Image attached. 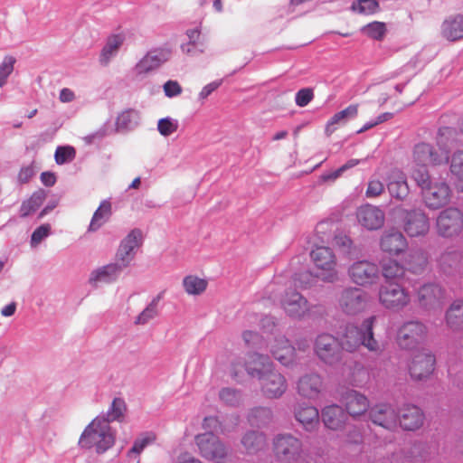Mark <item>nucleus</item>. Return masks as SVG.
I'll list each match as a JSON object with an SVG mask.
<instances>
[{
	"label": "nucleus",
	"mask_w": 463,
	"mask_h": 463,
	"mask_svg": "<svg viewBox=\"0 0 463 463\" xmlns=\"http://www.w3.org/2000/svg\"><path fill=\"white\" fill-rule=\"evenodd\" d=\"M457 135L452 128H440L437 136L439 150L425 142L416 144L412 151L411 173L418 169H427L428 165H440L448 163L449 150L458 143Z\"/></svg>",
	"instance_id": "nucleus-1"
},
{
	"label": "nucleus",
	"mask_w": 463,
	"mask_h": 463,
	"mask_svg": "<svg viewBox=\"0 0 463 463\" xmlns=\"http://www.w3.org/2000/svg\"><path fill=\"white\" fill-rule=\"evenodd\" d=\"M375 321L376 317L371 316L365 318L360 326L354 324L346 325L339 339L341 348L353 353L363 345L370 352L380 353L383 346L374 338L373 326Z\"/></svg>",
	"instance_id": "nucleus-2"
},
{
	"label": "nucleus",
	"mask_w": 463,
	"mask_h": 463,
	"mask_svg": "<svg viewBox=\"0 0 463 463\" xmlns=\"http://www.w3.org/2000/svg\"><path fill=\"white\" fill-rule=\"evenodd\" d=\"M116 441V430L103 417H96L80 436L78 446L83 449H95L103 454L112 448Z\"/></svg>",
	"instance_id": "nucleus-3"
},
{
	"label": "nucleus",
	"mask_w": 463,
	"mask_h": 463,
	"mask_svg": "<svg viewBox=\"0 0 463 463\" xmlns=\"http://www.w3.org/2000/svg\"><path fill=\"white\" fill-rule=\"evenodd\" d=\"M411 177L420 187L428 208L436 210L449 203L452 190L446 181L432 182L427 169L414 170Z\"/></svg>",
	"instance_id": "nucleus-4"
},
{
	"label": "nucleus",
	"mask_w": 463,
	"mask_h": 463,
	"mask_svg": "<svg viewBox=\"0 0 463 463\" xmlns=\"http://www.w3.org/2000/svg\"><path fill=\"white\" fill-rule=\"evenodd\" d=\"M259 359V364L262 367L260 369L250 364L248 373L260 381L261 392L265 397L269 399L281 397L288 388L285 377L273 369L272 364H268L263 358Z\"/></svg>",
	"instance_id": "nucleus-5"
},
{
	"label": "nucleus",
	"mask_w": 463,
	"mask_h": 463,
	"mask_svg": "<svg viewBox=\"0 0 463 463\" xmlns=\"http://www.w3.org/2000/svg\"><path fill=\"white\" fill-rule=\"evenodd\" d=\"M195 444L203 458L215 463H223L230 453L229 448L213 432L196 435Z\"/></svg>",
	"instance_id": "nucleus-6"
},
{
	"label": "nucleus",
	"mask_w": 463,
	"mask_h": 463,
	"mask_svg": "<svg viewBox=\"0 0 463 463\" xmlns=\"http://www.w3.org/2000/svg\"><path fill=\"white\" fill-rule=\"evenodd\" d=\"M171 57L172 49L168 46L151 49L136 63L131 73L135 79L142 80L147 74L158 70Z\"/></svg>",
	"instance_id": "nucleus-7"
},
{
	"label": "nucleus",
	"mask_w": 463,
	"mask_h": 463,
	"mask_svg": "<svg viewBox=\"0 0 463 463\" xmlns=\"http://www.w3.org/2000/svg\"><path fill=\"white\" fill-rule=\"evenodd\" d=\"M272 444L274 455L281 462L295 463L302 456L303 443L301 439L290 433L276 435Z\"/></svg>",
	"instance_id": "nucleus-8"
},
{
	"label": "nucleus",
	"mask_w": 463,
	"mask_h": 463,
	"mask_svg": "<svg viewBox=\"0 0 463 463\" xmlns=\"http://www.w3.org/2000/svg\"><path fill=\"white\" fill-rule=\"evenodd\" d=\"M310 257L318 279L324 282H334L337 279L336 259L330 248L316 247L310 252Z\"/></svg>",
	"instance_id": "nucleus-9"
},
{
	"label": "nucleus",
	"mask_w": 463,
	"mask_h": 463,
	"mask_svg": "<svg viewBox=\"0 0 463 463\" xmlns=\"http://www.w3.org/2000/svg\"><path fill=\"white\" fill-rule=\"evenodd\" d=\"M378 298L380 304L386 309L399 311L411 302L409 291L395 282H386L379 288Z\"/></svg>",
	"instance_id": "nucleus-10"
},
{
	"label": "nucleus",
	"mask_w": 463,
	"mask_h": 463,
	"mask_svg": "<svg viewBox=\"0 0 463 463\" xmlns=\"http://www.w3.org/2000/svg\"><path fill=\"white\" fill-rule=\"evenodd\" d=\"M373 298L371 295L362 288L350 287L345 288L339 298V306L344 313L351 316L366 310Z\"/></svg>",
	"instance_id": "nucleus-11"
},
{
	"label": "nucleus",
	"mask_w": 463,
	"mask_h": 463,
	"mask_svg": "<svg viewBox=\"0 0 463 463\" xmlns=\"http://www.w3.org/2000/svg\"><path fill=\"white\" fill-rule=\"evenodd\" d=\"M436 230L443 238H453L463 231V213L457 207L441 211L436 220Z\"/></svg>",
	"instance_id": "nucleus-12"
},
{
	"label": "nucleus",
	"mask_w": 463,
	"mask_h": 463,
	"mask_svg": "<svg viewBox=\"0 0 463 463\" xmlns=\"http://www.w3.org/2000/svg\"><path fill=\"white\" fill-rule=\"evenodd\" d=\"M315 353L325 364L333 365L341 360V345L334 335L320 334L317 336L314 345Z\"/></svg>",
	"instance_id": "nucleus-13"
},
{
	"label": "nucleus",
	"mask_w": 463,
	"mask_h": 463,
	"mask_svg": "<svg viewBox=\"0 0 463 463\" xmlns=\"http://www.w3.org/2000/svg\"><path fill=\"white\" fill-rule=\"evenodd\" d=\"M285 313L296 319H301L309 315L311 305L299 292L288 288L279 299Z\"/></svg>",
	"instance_id": "nucleus-14"
},
{
	"label": "nucleus",
	"mask_w": 463,
	"mask_h": 463,
	"mask_svg": "<svg viewBox=\"0 0 463 463\" xmlns=\"http://www.w3.org/2000/svg\"><path fill=\"white\" fill-rule=\"evenodd\" d=\"M427 336L426 326L419 321L404 323L397 335L398 345L403 349H413L420 345Z\"/></svg>",
	"instance_id": "nucleus-15"
},
{
	"label": "nucleus",
	"mask_w": 463,
	"mask_h": 463,
	"mask_svg": "<svg viewBox=\"0 0 463 463\" xmlns=\"http://www.w3.org/2000/svg\"><path fill=\"white\" fill-rule=\"evenodd\" d=\"M436 358L431 352L422 350L415 354L409 365L411 378L416 382L428 380L435 370Z\"/></svg>",
	"instance_id": "nucleus-16"
},
{
	"label": "nucleus",
	"mask_w": 463,
	"mask_h": 463,
	"mask_svg": "<svg viewBox=\"0 0 463 463\" xmlns=\"http://www.w3.org/2000/svg\"><path fill=\"white\" fill-rule=\"evenodd\" d=\"M142 244V232L132 230L120 242L116 253V262L125 269L135 258L136 250Z\"/></svg>",
	"instance_id": "nucleus-17"
},
{
	"label": "nucleus",
	"mask_w": 463,
	"mask_h": 463,
	"mask_svg": "<svg viewBox=\"0 0 463 463\" xmlns=\"http://www.w3.org/2000/svg\"><path fill=\"white\" fill-rule=\"evenodd\" d=\"M379 273L378 266L368 260L355 261L348 269V274L352 281L360 286H367L375 283L379 278Z\"/></svg>",
	"instance_id": "nucleus-18"
},
{
	"label": "nucleus",
	"mask_w": 463,
	"mask_h": 463,
	"mask_svg": "<svg viewBox=\"0 0 463 463\" xmlns=\"http://www.w3.org/2000/svg\"><path fill=\"white\" fill-rule=\"evenodd\" d=\"M124 269L116 261L99 266L90 271L88 283L92 288H99L102 285H109L115 283Z\"/></svg>",
	"instance_id": "nucleus-19"
},
{
	"label": "nucleus",
	"mask_w": 463,
	"mask_h": 463,
	"mask_svg": "<svg viewBox=\"0 0 463 463\" xmlns=\"http://www.w3.org/2000/svg\"><path fill=\"white\" fill-rule=\"evenodd\" d=\"M368 415L372 422L388 430H393L398 425V413L388 403H379L371 407Z\"/></svg>",
	"instance_id": "nucleus-20"
},
{
	"label": "nucleus",
	"mask_w": 463,
	"mask_h": 463,
	"mask_svg": "<svg viewBox=\"0 0 463 463\" xmlns=\"http://www.w3.org/2000/svg\"><path fill=\"white\" fill-rule=\"evenodd\" d=\"M380 248L390 256H399L407 250L408 241L402 232L396 229H390L381 236Z\"/></svg>",
	"instance_id": "nucleus-21"
},
{
	"label": "nucleus",
	"mask_w": 463,
	"mask_h": 463,
	"mask_svg": "<svg viewBox=\"0 0 463 463\" xmlns=\"http://www.w3.org/2000/svg\"><path fill=\"white\" fill-rule=\"evenodd\" d=\"M444 298V290L438 284H425L418 291L420 306L427 310L440 309Z\"/></svg>",
	"instance_id": "nucleus-22"
},
{
	"label": "nucleus",
	"mask_w": 463,
	"mask_h": 463,
	"mask_svg": "<svg viewBox=\"0 0 463 463\" xmlns=\"http://www.w3.org/2000/svg\"><path fill=\"white\" fill-rule=\"evenodd\" d=\"M403 228L410 237L424 236L430 230L429 218L420 210L406 212Z\"/></svg>",
	"instance_id": "nucleus-23"
},
{
	"label": "nucleus",
	"mask_w": 463,
	"mask_h": 463,
	"mask_svg": "<svg viewBox=\"0 0 463 463\" xmlns=\"http://www.w3.org/2000/svg\"><path fill=\"white\" fill-rule=\"evenodd\" d=\"M356 218L363 227L372 231L380 229L383 225L385 215L380 208L365 204L357 209Z\"/></svg>",
	"instance_id": "nucleus-24"
},
{
	"label": "nucleus",
	"mask_w": 463,
	"mask_h": 463,
	"mask_svg": "<svg viewBox=\"0 0 463 463\" xmlns=\"http://www.w3.org/2000/svg\"><path fill=\"white\" fill-rule=\"evenodd\" d=\"M324 388L323 379L317 373H307L297 383L298 393L303 398L314 400L318 398Z\"/></svg>",
	"instance_id": "nucleus-25"
},
{
	"label": "nucleus",
	"mask_w": 463,
	"mask_h": 463,
	"mask_svg": "<svg viewBox=\"0 0 463 463\" xmlns=\"http://www.w3.org/2000/svg\"><path fill=\"white\" fill-rule=\"evenodd\" d=\"M387 189L390 195L403 200L409 194V186L405 174L400 169H392L387 176Z\"/></svg>",
	"instance_id": "nucleus-26"
},
{
	"label": "nucleus",
	"mask_w": 463,
	"mask_h": 463,
	"mask_svg": "<svg viewBox=\"0 0 463 463\" xmlns=\"http://www.w3.org/2000/svg\"><path fill=\"white\" fill-rule=\"evenodd\" d=\"M342 402L345 406L346 411L352 417L360 416L370 409L368 398L357 391L351 390L346 392L343 396Z\"/></svg>",
	"instance_id": "nucleus-27"
},
{
	"label": "nucleus",
	"mask_w": 463,
	"mask_h": 463,
	"mask_svg": "<svg viewBox=\"0 0 463 463\" xmlns=\"http://www.w3.org/2000/svg\"><path fill=\"white\" fill-rule=\"evenodd\" d=\"M424 420L421 410L414 405H404L398 415V421L402 429L407 430H415L419 429Z\"/></svg>",
	"instance_id": "nucleus-28"
},
{
	"label": "nucleus",
	"mask_w": 463,
	"mask_h": 463,
	"mask_svg": "<svg viewBox=\"0 0 463 463\" xmlns=\"http://www.w3.org/2000/svg\"><path fill=\"white\" fill-rule=\"evenodd\" d=\"M271 353L274 358L285 366L292 364L296 360L295 348L284 336L275 340L274 345L271 346Z\"/></svg>",
	"instance_id": "nucleus-29"
},
{
	"label": "nucleus",
	"mask_w": 463,
	"mask_h": 463,
	"mask_svg": "<svg viewBox=\"0 0 463 463\" xmlns=\"http://www.w3.org/2000/svg\"><path fill=\"white\" fill-rule=\"evenodd\" d=\"M321 416L325 426L334 430L343 428L347 420L345 411L338 405L325 407L322 410Z\"/></svg>",
	"instance_id": "nucleus-30"
},
{
	"label": "nucleus",
	"mask_w": 463,
	"mask_h": 463,
	"mask_svg": "<svg viewBox=\"0 0 463 463\" xmlns=\"http://www.w3.org/2000/svg\"><path fill=\"white\" fill-rule=\"evenodd\" d=\"M241 443L245 453L255 455L267 447V437L263 432L250 430L242 436Z\"/></svg>",
	"instance_id": "nucleus-31"
},
{
	"label": "nucleus",
	"mask_w": 463,
	"mask_h": 463,
	"mask_svg": "<svg viewBox=\"0 0 463 463\" xmlns=\"http://www.w3.org/2000/svg\"><path fill=\"white\" fill-rule=\"evenodd\" d=\"M441 34L450 42L463 39V15L457 14L447 18L442 23Z\"/></svg>",
	"instance_id": "nucleus-32"
},
{
	"label": "nucleus",
	"mask_w": 463,
	"mask_h": 463,
	"mask_svg": "<svg viewBox=\"0 0 463 463\" xmlns=\"http://www.w3.org/2000/svg\"><path fill=\"white\" fill-rule=\"evenodd\" d=\"M445 321L450 330H463V300L457 299L450 304L445 313Z\"/></svg>",
	"instance_id": "nucleus-33"
},
{
	"label": "nucleus",
	"mask_w": 463,
	"mask_h": 463,
	"mask_svg": "<svg viewBox=\"0 0 463 463\" xmlns=\"http://www.w3.org/2000/svg\"><path fill=\"white\" fill-rule=\"evenodd\" d=\"M295 416L297 420L303 426L307 431L314 430L319 423L318 411L314 406L299 407Z\"/></svg>",
	"instance_id": "nucleus-34"
},
{
	"label": "nucleus",
	"mask_w": 463,
	"mask_h": 463,
	"mask_svg": "<svg viewBox=\"0 0 463 463\" xmlns=\"http://www.w3.org/2000/svg\"><path fill=\"white\" fill-rule=\"evenodd\" d=\"M124 40L125 37L122 34H112L108 37L99 55V62L102 65H108L118 54Z\"/></svg>",
	"instance_id": "nucleus-35"
},
{
	"label": "nucleus",
	"mask_w": 463,
	"mask_h": 463,
	"mask_svg": "<svg viewBox=\"0 0 463 463\" xmlns=\"http://www.w3.org/2000/svg\"><path fill=\"white\" fill-rule=\"evenodd\" d=\"M358 107L357 105H350L345 109L335 113L327 122L326 127V134L327 136L336 129L335 125L345 124L351 118H354L357 116Z\"/></svg>",
	"instance_id": "nucleus-36"
},
{
	"label": "nucleus",
	"mask_w": 463,
	"mask_h": 463,
	"mask_svg": "<svg viewBox=\"0 0 463 463\" xmlns=\"http://www.w3.org/2000/svg\"><path fill=\"white\" fill-rule=\"evenodd\" d=\"M112 214L111 203L109 200H103L98 209L95 211L90 226L89 232H96L104 225Z\"/></svg>",
	"instance_id": "nucleus-37"
},
{
	"label": "nucleus",
	"mask_w": 463,
	"mask_h": 463,
	"mask_svg": "<svg viewBox=\"0 0 463 463\" xmlns=\"http://www.w3.org/2000/svg\"><path fill=\"white\" fill-rule=\"evenodd\" d=\"M449 171L458 191L463 192V150L454 152L449 161Z\"/></svg>",
	"instance_id": "nucleus-38"
},
{
	"label": "nucleus",
	"mask_w": 463,
	"mask_h": 463,
	"mask_svg": "<svg viewBox=\"0 0 463 463\" xmlns=\"http://www.w3.org/2000/svg\"><path fill=\"white\" fill-rule=\"evenodd\" d=\"M404 261L409 270L413 273H421L428 265V253L423 250H411Z\"/></svg>",
	"instance_id": "nucleus-39"
},
{
	"label": "nucleus",
	"mask_w": 463,
	"mask_h": 463,
	"mask_svg": "<svg viewBox=\"0 0 463 463\" xmlns=\"http://www.w3.org/2000/svg\"><path fill=\"white\" fill-rule=\"evenodd\" d=\"M127 412V404L122 398H114L106 413L97 417H103L110 425L112 421L122 422Z\"/></svg>",
	"instance_id": "nucleus-40"
},
{
	"label": "nucleus",
	"mask_w": 463,
	"mask_h": 463,
	"mask_svg": "<svg viewBox=\"0 0 463 463\" xmlns=\"http://www.w3.org/2000/svg\"><path fill=\"white\" fill-rule=\"evenodd\" d=\"M162 298L163 293H159L157 296L153 298L148 305L135 318L134 324L144 326L155 319L159 314L158 305Z\"/></svg>",
	"instance_id": "nucleus-41"
},
{
	"label": "nucleus",
	"mask_w": 463,
	"mask_h": 463,
	"mask_svg": "<svg viewBox=\"0 0 463 463\" xmlns=\"http://www.w3.org/2000/svg\"><path fill=\"white\" fill-rule=\"evenodd\" d=\"M208 286L206 279L195 275H187L183 279V287L184 291L190 296H199L203 294Z\"/></svg>",
	"instance_id": "nucleus-42"
},
{
	"label": "nucleus",
	"mask_w": 463,
	"mask_h": 463,
	"mask_svg": "<svg viewBox=\"0 0 463 463\" xmlns=\"http://www.w3.org/2000/svg\"><path fill=\"white\" fill-rule=\"evenodd\" d=\"M45 198L46 193L43 190L34 192L27 201H24L22 203L20 215L22 217H26L34 213L43 204Z\"/></svg>",
	"instance_id": "nucleus-43"
},
{
	"label": "nucleus",
	"mask_w": 463,
	"mask_h": 463,
	"mask_svg": "<svg viewBox=\"0 0 463 463\" xmlns=\"http://www.w3.org/2000/svg\"><path fill=\"white\" fill-rule=\"evenodd\" d=\"M382 271L383 276L387 280L386 282H392L391 280L392 279L402 278L405 273V269L397 260H390L383 264Z\"/></svg>",
	"instance_id": "nucleus-44"
},
{
	"label": "nucleus",
	"mask_w": 463,
	"mask_h": 463,
	"mask_svg": "<svg viewBox=\"0 0 463 463\" xmlns=\"http://www.w3.org/2000/svg\"><path fill=\"white\" fill-rule=\"evenodd\" d=\"M317 279L318 278L316 276V273L313 274L308 270H304L293 276L292 284L298 288L307 289L315 284Z\"/></svg>",
	"instance_id": "nucleus-45"
},
{
	"label": "nucleus",
	"mask_w": 463,
	"mask_h": 463,
	"mask_svg": "<svg viewBox=\"0 0 463 463\" xmlns=\"http://www.w3.org/2000/svg\"><path fill=\"white\" fill-rule=\"evenodd\" d=\"M76 157V150L71 146H59L54 154L57 165H65L72 162Z\"/></svg>",
	"instance_id": "nucleus-46"
},
{
	"label": "nucleus",
	"mask_w": 463,
	"mask_h": 463,
	"mask_svg": "<svg viewBox=\"0 0 463 463\" xmlns=\"http://www.w3.org/2000/svg\"><path fill=\"white\" fill-rule=\"evenodd\" d=\"M352 10L364 15L373 14L379 10L376 0H357L353 3Z\"/></svg>",
	"instance_id": "nucleus-47"
},
{
	"label": "nucleus",
	"mask_w": 463,
	"mask_h": 463,
	"mask_svg": "<svg viewBox=\"0 0 463 463\" xmlns=\"http://www.w3.org/2000/svg\"><path fill=\"white\" fill-rule=\"evenodd\" d=\"M271 411L268 408H256L249 416V421L251 425L264 426L271 419Z\"/></svg>",
	"instance_id": "nucleus-48"
},
{
	"label": "nucleus",
	"mask_w": 463,
	"mask_h": 463,
	"mask_svg": "<svg viewBox=\"0 0 463 463\" xmlns=\"http://www.w3.org/2000/svg\"><path fill=\"white\" fill-rule=\"evenodd\" d=\"M459 253L457 251H448L444 252L440 255L438 262L439 268L444 272H450V269L454 267L455 269H458V266L456 262L459 260Z\"/></svg>",
	"instance_id": "nucleus-49"
},
{
	"label": "nucleus",
	"mask_w": 463,
	"mask_h": 463,
	"mask_svg": "<svg viewBox=\"0 0 463 463\" xmlns=\"http://www.w3.org/2000/svg\"><path fill=\"white\" fill-rule=\"evenodd\" d=\"M156 440V435L153 432H146L141 434L136 440L128 451V456H130L132 453L140 454L146 446L153 443Z\"/></svg>",
	"instance_id": "nucleus-50"
},
{
	"label": "nucleus",
	"mask_w": 463,
	"mask_h": 463,
	"mask_svg": "<svg viewBox=\"0 0 463 463\" xmlns=\"http://www.w3.org/2000/svg\"><path fill=\"white\" fill-rule=\"evenodd\" d=\"M178 120L171 117L160 118L157 122V130L160 135L169 137L178 129Z\"/></svg>",
	"instance_id": "nucleus-51"
},
{
	"label": "nucleus",
	"mask_w": 463,
	"mask_h": 463,
	"mask_svg": "<svg viewBox=\"0 0 463 463\" xmlns=\"http://www.w3.org/2000/svg\"><path fill=\"white\" fill-rule=\"evenodd\" d=\"M220 400L228 406H236L241 401V394L232 388H222L219 392Z\"/></svg>",
	"instance_id": "nucleus-52"
},
{
	"label": "nucleus",
	"mask_w": 463,
	"mask_h": 463,
	"mask_svg": "<svg viewBox=\"0 0 463 463\" xmlns=\"http://www.w3.org/2000/svg\"><path fill=\"white\" fill-rule=\"evenodd\" d=\"M362 32L374 40H382L386 33V26L382 22H373L363 27Z\"/></svg>",
	"instance_id": "nucleus-53"
},
{
	"label": "nucleus",
	"mask_w": 463,
	"mask_h": 463,
	"mask_svg": "<svg viewBox=\"0 0 463 463\" xmlns=\"http://www.w3.org/2000/svg\"><path fill=\"white\" fill-rule=\"evenodd\" d=\"M15 61L13 56H5L0 63V88L6 84L8 77L14 71Z\"/></svg>",
	"instance_id": "nucleus-54"
},
{
	"label": "nucleus",
	"mask_w": 463,
	"mask_h": 463,
	"mask_svg": "<svg viewBox=\"0 0 463 463\" xmlns=\"http://www.w3.org/2000/svg\"><path fill=\"white\" fill-rule=\"evenodd\" d=\"M136 125V113L132 110H126L120 113L116 121L118 130L130 129Z\"/></svg>",
	"instance_id": "nucleus-55"
},
{
	"label": "nucleus",
	"mask_w": 463,
	"mask_h": 463,
	"mask_svg": "<svg viewBox=\"0 0 463 463\" xmlns=\"http://www.w3.org/2000/svg\"><path fill=\"white\" fill-rule=\"evenodd\" d=\"M259 358H263L266 360V362L268 364H272L269 357L267 356H264V355H260L259 354H252L249 356V359L248 361L245 363V364H234V368H233V375L234 376H238V374L241 372V370L244 368L247 372H248V366L250 364L252 367H256V368H261L262 366L259 364Z\"/></svg>",
	"instance_id": "nucleus-56"
},
{
	"label": "nucleus",
	"mask_w": 463,
	"mask_h": 463,
	"mask_svg": "<svg viewBox=\"0 0 463 463\" xmlns=\"http://www.w3.org/2000/svg\"><path fill=\"white\" fill-rule=\"evenodd\" d=\"M51 225L44 223L37 227L32 233L30 244L31 247L36 248L43 240L51 234Z\"/></svg>",
	"instance_id": "nucleus-57"
},
{
	"label": "nucleus",
	"mask_w": 463,
	"mask_h": 463,
	"mask_svg": "<svg viewBox=\"0 0 463 463\" xmlns=\"http://www.w3.org/2000/svg\"><path fill=\"white\" fill-rule=\"evenodd\" d=\"M367 160V158L364 159H349L345 164H344L339 168L335 169V171L329 173L327 175H325L326 180H335L338 177H340L345 171L356 166L360 163H364Z\"/></svg>",
	"instance_id": "nucleus-58"
},
{
	"label": "nucleus",
	"mask_w": 463,
	"mask_h": 463,
	"mask_svg": "<svg viewBox=\"0 0 463 463\" xmlns=\"http://www.w3.org/2000/svg\"><path fill=\"white\" fill-rule=\"evenodd\" d=\"M385 186L382 181L372 177L367 185V189L365 191V196L367 198H375L380 196L384 192Z\"/></svg>",
	"instance_id": "nucleus-59"
},
{
	"label": "nucleus",
	"mask_w": 463,
	"mask_h": 463,
	"mask_svg": "<svg viewBox=\"0 0 463 463\" xmlns=\"http://www.w3.org/2000/svg\"><path fill=\"white\" fill-rule=\"evenodd\" d=\"M163 90L167 98H175L179 96L183 89L177 80H169L163 85Z\"/></svg>",
	"instance_id": "nucleus-60"
},
{
	"label": "nucleus",
	"mask_w": 463,
	"mask_h": 463,
	"mask_svg": "<svg viewBox=\"0 0 463 463\" xmlns=\"http://www.w3.org/2000/svg\"><path fill=\"white\" fill-rule=\"evenodd\" d=\"M314 98L313 90L309 88L299 90L296 93L295 101L298 107H306Z\"/></svg>",
	"instance_id": "nucleus-61"
},
{
	"label": "nucleus",
	"mask_w": 463,
	"mask_h": 463,
	"mask_svg": "<svg viewBox=\"0 0 463 463\" xmlns=\"http://www.w3.org/2000/svg\"><path fill=\"white\" fill-rule=\"evenodd\" d=\"M364 441V432L356 426H354L346 434L345 442L350 445H361Z\"/></svg>",
	"instance_id": "nucleus-62"
},
{
	"label": "nucleus",
	"mask_w": 463,
	"mask_h": 463,
	"mask_svg": "<svg viewBox=\"0 0 463 463\" xmlns=\"http://www.w3.org/2000/svg\"><path fill=\"white\" fill-rule=\"evenodd\" d=\"M186 36L189 43L195 44L197 46H204L203 41L201 36V30L199 26H196L186 31Z\"/></svg>",
	"instance_id": "nucleus-63"
},
{
	"label": "nucleus",
	"mask_w": 463,
	"mask_h": 463,
	"mask_svg": "<svg viewBox=\"0 0 463 463\" xmlns=\"http://www.w3.org/2000/svg\"><path fill=\"white\" fill-rule=\"evenodd\" d=\"M203 429L207 430V432L218 431L221 429L219 420L214 416L205 417L203 421Z\"/></svg>",
	"instance_id": "nucleus-64"
}]
</instances>
